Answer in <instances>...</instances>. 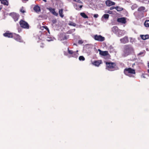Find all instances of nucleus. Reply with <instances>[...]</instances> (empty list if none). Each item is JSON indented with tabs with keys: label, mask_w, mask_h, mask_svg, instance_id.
<instances>
[{
	"label": "nucleus",
	"mask_w": 149,
	"mask_h": 149,
	"mask_svg": "<svg viewBox=\"0 0 149 149\" xmlns=\"http://www.w3.org/2000/svg\"><path fill=\"white\" fill-rule=\"evenodd\" d=\"M92 63L95 66H98L100 64L102 63V62L101 60H95Z\"/></svg>",
	"instance_id": "obj_11"
},
{
	"label": "nucleus",
	"mask_w": 149,
	"mask_h": 149,
	"mask_svg": "<svg viewBox=\"0 0 149 149\" xmlns=\"http://www.w3.org/2000/svg\"><path fill=\"white\" fill-rule=\"evenodd\" d=\"M146 9L145 8L144 6H141L138 9V11L139 12H144Z\"/></svg>",
	"instance_id": "obj_18"
},
{
	"label": "nucleus",
	"mask_w": 149,
	"mask_h": 149,
	"mask_svg": "<svg viewBox=\"0 0 149 149\" xmlns=\"http://www.w3.org/2000/svg\"><path fill=\"white\" fill-rule=\"evenodd\" d=\"M106 69L110 71H113L118 69L116 64L115 63L112 62H106Z\"/></svg>",
	"instance_id": "obj_1"
},
{
	"label": "nucleus",
	"mask_w": 149,
	"mask_h": 149,
	"mask_svg": "<svg viewBox=\"0 0 149 149\" xmlns=\"http://www.w3.org/2000/svg\"><path fill=\"white\" fill-rule=\"evenodd\" d=\"M79 60L80 61H84L85 59L83 56H80L79 57Z\"/></svg>",
	"instance_id": "obj_28"
},
{
	"label": "nucleus",
	"mask_w": 149,
	"mask_h": 149,
	"mask_svg": "<svg viewBox=\"0 0 149 149\" xmlns=\"http://www.w3.org/2000/svg\"><path fill=\"white\" fill-rule=\"evenodd\" d=\"M80 15L84 18H88V17L84 13H81L80 14Z\"/></svg>",
	"instance_id": "obj_24"
},
{
	"label": "nucleus",
	"mask_w": 149,
	"mask_h": 149,
	"mask_svg": "<svg viewBox=\"0 0 149 149\" xmlns=\"http://www.w3.org/2000/svg\"><path fill=\"white\" fill-rule=\"evenodd\" d=\"M20 11L23 13L25 12V11L23 9V7L20 9Z\"/></svg>",
	"instance_id": "obj_32"
},
{
	"label": "nucleus",
	"mask_w": 149,
	"mask_h": 149,
	"mask_svg": "<svg viewBox=\"0 0 149 149\" xmlns=\"http://www.w3.org/2000/svg\"><path fill=\"white\" fill-rule=\"evenodd\" d=\"M106 4L107 6H110L115 4L114 2H112L110 0H107L106 1Z\"/></svg>",
	"instance_id": "obj_13"
},
{
	"label": "nucleus",
	"mask_w": 149,
	"mask_h": 149,
	"mask_svg": "<svg viewBox=\"0 0 149 149\" xmlns=\"http://www.w3.org/2000/svg\"><path fill=\"white\" fill-rule=\"evenodd\" d=\"M117 21L122 24H125L126 22V18L124 17L118 18Z\"/></svg>",
	"instance_id": "obj_10"
},
{
	"label": "nucleus",
	"mask_w": 149,
	"mask_h": 149,
	"mask_svg": "<svg viewBox=\"0 0 149 149\" xmlns=\"http://www.w3.org/2000/svg\"><path fill=\"white\" fill-rule=\"evenodd\" d=\"M68 38L67 36L65 35H63L60 37L61 40H67Z\"/></svg>",
	"instance_id": "obj_17"
},
{
	"label": "nucleus",
	"mask_w": 149,
	"mask_h": 149,
	"mask_svg": "<svg viewBox=\"0 0 149 149\" xmlns=\"http://www.w3.org/2000/svg\"><path fill=\"white\" fill-rule=\"evenodd\" d=\"M83 43V42L81 40H79L78 41V43L79 44H82Z\"/></svg>",
	"instance_id": "obj_35"
},
{
	"label": "nucleus",
	"mask_w": 149,
	"mask_h": 149,
	"mask_svg": "<svg viewBox=\"0 0 149 149\" xmlns=\"http://www.w3.org/2000/svg\"><path fill=\"white\" fill-rule=\"evenodd\" d=\"M98 51L99 52V54L102 56H106L109 54L107 51H102L100 49H98Z\"/></svg>",
	"instance_id": "obj_12"
},
{
	"label": "nucleus",
	"mask_w": 149,
	"mask_h": 149,
	"mask_svg": "<svg viewBox=\"0 0 149 149\" xmlns=\"http://www.w3.org/2000/svg\"><path fill=\"white\" fill-rule=\"evenodd\" d=\"M148 72V73H149V69H148L147 70Z\"/></svg>",
	"instance_id": "obj_41"
},
{
	"label": "nucleus",
	"mask_w": 149,
	"mask_h": 149,
	"mask_svg": "<svg viewBox=\"0 0 149 149\" xmlns=\"http://www.w3.org/2000/svg\"><path fill=\"white\" fill-rule=\"evenodd\" d=\"M83 7V5H80L79 6V8H80V9H79V8H77V7L76 8V9L80 10Z\"/></svg>",
	"instance_id": "obj_34"
},
{
	"label": "nucleus",
	"mask_w": 149,
	"mask_h": 149,
	"mask_svg": "<svg viewBox=\"0 0 149 149\" xmlns=\"http://www.w3.org/2000/svg\"><path fill=\"white\" fill-rule=\"evenodd\" d=\"M118 28L116 26H114L112 28V31L115 33H116L118 31Z\"/></svg>",
	"instance_id": "obj_23"
},
{
	"label": "nucleus",
	"mask_w": 149,
	"mask_h": 149,
	"mask_svg": "<svg viewBox=\"0 0 149 149\" xmlns=\"http://www.w3.org/2000/svg\"><path fill=\"white\" fill-rule=\"evenodd\" d=\"M112 13V11H111L110 10L108 11V12H107V13H109L110 14H111V13Z\"/></svg>",
	"instance_id": "obj_38"
},
{
	"label": "nucleus",
	"mask_w": 149,
	"mask_h": 149,
	"mask_svg": "<svg viewBox=\"0 0 149 149\" xmlns=\"http://www.w3.org/2000/svg\"><path fill=\"white\" fill-rule=\"evenodd\" d=\"M124 72L127 75H128L129 73L131 74H135V70L130 68H125L124 70Z\"/></svg>",
	"instance_id": "obj_4"
},
{
	"label": "nucleus",
	"mask_w": 149,
	"mask_h": 149,
	"mask_svg": "<svg viewBox=\"0 0 149 149\" xmlns=\"http://www.w3.org/2000/svg\"><path fill=\"white\" fill-rule=\"evenodd\" d=\"M2 4L4 5L8 6V2L7 0H0Z\"/></svg>",
	"instance_id": "obj_20"
},
{
	"label": "nucleus",
	"mask_w": 149,
	"mask_h": 149,
	"mask_svg": "<svg viewBox=\"0 0 149 149\" xmlns=\"http://www.w3.org/2000/svg\"><path fill=\"white\" fill-rule=\"evenodd\" d=\"M63 9H60L59 10V13L60 16L63 18V17L64 15L63 14Z\"/></svg>",
	"instance_id": "obj_19"
},
{
	"label": "nucleus",
	"mask_w": 149,
	"mask_h": 149,
	"mask_svg": "<svg viewBox=\"0 0 149 149\" xmlns=\"http://www.w3.org/2000/svg\"><path fill=\"white\" fill-rule=\"evenodd\" d=\"M109 15L108 14H105L103 16V17L106 19H108L109 18Z\"/></svg>",
	"instance_id": "obj_27"
},
{
	"label": "nucleus",
	"mask_w": 149,
	"mask_h": 149,
	"mask_svg": "<svg viewBox=\"0 0 149 149\" xmlns=\"http://www.w3.org/2000/svg\"><path fill=\"white\" fill-rule=\"evenodd\" d=\"M74 30L75 31V29H74Z\"/></svg>",
	"instance_id": "obj_42"
},
{
	"label": "nucleus",
	"mask_w": 149,
	"mask_h": 149,
	"mask_svg": "<svg viewBox=\"0 0 149 149\" xmlns=\"http://www.w3.org/2000/svg\"><path fill=\"white\" fill-rule=\"evenodd\" d=\"M148 67L149 68V62L148 63Z\"/></svg>",
	"instance_id": "obj_40"
},
{
	"label": "nucleus",
	"mask_w": 149,
	"mask_h": 149,
	"mask_svg": "<svg viewBox=\"0 0 149 149\" xmlns=\"http://www.w3.org/2000/svg\"><path fill=\"white\" fill-rule=\"evenodd\" d=\"M68 25L70 26H76V24L70 21L68 23Z\"/></svg>",
	"instance_id": "obj_26"
},
{
	"label": "nucleus",
	"mask_w": 149,
	"mask_h": 149,
	"mask_svg": "<svg viewBox=\"0 0 149 149\" xmlns=\"http://www.w3.org/2000/svg\"><path fill=\"white\" fill-rule=\"evenodd\" d=\"M145 53V50H144L143 52H141L139 53L138 54V55L139 56V55H142L143 54H144Z\"/></svg>",
	"instance_id": "obj_30"
},
{
	"label": "nucleus",
	"mask_w": 149,
	"mask_h": 149,
	"mask_svg": "<svg viewBox=\"0 0 149 149\" xmlns=\"http://www.w3.org/2000/svg\"><path fill=\"white\" fill-rule=\"evenodd\" d=\"M33 9L37 13L39 12L40 11V8L38 5H36L35 6Z\"/></svg>",
	"instance_id": "obj_16"
},
{
	"label": "nucleus",
	"mask_w": 149,
	"mask_h": 149,
	"mask_svg": "<svg viewBox=\"0 0 149 149\" xmlns=\"http://www.w3.org/2000/svg\"><path fill=\"white\" fill-rule=\"evenodd\" d=\"M98 15L97 14H95L93 16L94 17L97 18L98 17Z\"/></svg>",
	"instance_id": "obj_33"
},
{
	"label": "nucleus",
	"mask_w": 149,
	"mask_h": 149,
	"mask_svg": "<svg viewBox=\"0 0 149 149\" xmlns=\"http://www.w3.org/2000/svg\"><path fill=\"white\" fill-rule=\"evenodd\" d=\"M13 38L16 41L20 42H23V41L22 39L21 36L18 34H14Z\"/></svg>",
	"instance_id": "obj_7"
},
{
	"label": "nucleus",
	"mask_w": 149,
	"mask_h": 149,
	"mask_svg": "<svg viewBox=\"0 0 149 149\" xmlns=\"http://www.w3.org/2000/svg\"><path fill=\"white\" fill-rule=\"evenodd\" d=\"M19 23L22 28L27 29H29V25L27 22L24 20L21 19L19 22Z\"/></svg>",
	"instance_id": "obj_3"
},
{
	"label": "nucleus",
	"mask_w": 149,
	"mask_h": 149,
	"mask_svg": "<svg viewBox=\"0 0 149 149\" xmlns=\"http://www.w3.org/2000/svg\"><path fill=\"white\" fill-rule=\"evenodd\" d=\"M146 75H147L146 74H143L142 76V77L143 78H146V77L145 76Z\"/></svg>",
	"instance_id": "obj_37"
},
{
	"label": "nucleus",
	"mask_w": 149,
	"mask_h": 149,
	"mask_svg": "<svg viewBox=\"0 0 149 149\" xmlns=\"http://www.w3.org/2000/svg\"><path fill=\"white\" fill-rule=\"evenodd\" d=\"M49 10L54 15L56 16L58 15V14L55 12L54 8H50L49 9Z\"/></svg>",
	"instance_id": "obj_14"
},
{
	"label": "nucleus",
	"mask_w": 149,
	"mask_h": 149,
	"mask_svg": "<svg viewBox=\"0 0 149 149\" xmlns=\"http://www.w3.org/2000/svg\"><path fill=\"white\" fill-rule=\"evenodd\" d=\"M114 9H116V7H111L110 8V10H112Z\"/></svg>",
	"instance_id": "obj_36"
},
{
	"label": "nucleus",
	"mask_w": 149,
	"mask_h": 149,
	"mask_svg": "<svg viewBox=\"0 0 149 149\" xmlns=\"http://www.w3.org/2000/svg\"><path fill=\"white\" fill-rule=\"evenodd\" d=\"M45 29H46V30H47L48 31H49V30L48 28H47V26H45Z\"/></svg>",
	"instance_id": "obj_39"
},
{
	"label": "nucleus",
	"mask_w": 149,
	"mask_h": 149,
	"mask_svg": "<svg viewBox=\"0 0 149 149\" xmlns=\"http://www.w3.org/2000/svg\"><path fill=\"white\" fill-rule=\"evenodd\" d=\"M9 15L13 17L15 22L18 20L19 17V15L14 12L11 13L9 14Z\"/></svg>",
	"instance_id": "obj_6"
},
{
	"label": "nucleus",
	"mask_w": 149,
	"mask_h": 149,
	"mask_svg": "<svg viewBox=\"0 0 149 149\" xmlns=\"http://www.w3.org/2000/svg\"><path fill=\"white\" fill-rule=\"evenodd\" d=\"M141 38L143 40H146L148 38V35H141Z\"/></svg>",
	"instance_id": "obj_21"
},
{
	"label": "nucleus",
	"mask_w": 149,
	"mask_h": 149,
	"mask_svg": "<svg viewBox=\"0 0 149 149\" xmlns=\"http://www.w3.org/2000/svg\"><path fill=\"white\" fill-rule=\"evenodd\" d=\"M116 9L118 11H121L123 10V8L118 6H117L116 7Z\"/></svg>",
	"instance_id": "obj_25"
},
{
	"label": "nucleus",
	"mask_w": 149,
	"mask_h": 149,
	"mask_svg": "<svg viewBox=\"0 0 149 149\" xmlns=\"http://www.w3.org/2000/svg\"><path fill=\"white\" fill-rule=\"evenodd\" d=\"M94 39L100 42H102L104 40L105 38L104 37H103L100 35H97V34L94 36Z\"/></svg>",
	"instance_id": "obj_5"
},
{
	"label": "nucleus",
	"mask_w": 149,
	"mask_h": 149,
	"mask_svg": "<svg viewBox=\"0 0 149 149\" xmlns=\"http://www.w3.org/2000/svg\"><path fill=\"white\" fill-rule=\"evenodd\" d=\"M13 33L8 31H6L5 33L3 34V36L4 37L8 38H13Z\"/></svg>",
	"instance_id": "obj_8"
},
{
	"label": "nucleus",
	"mask_w": 149,
	"mask_h": 149,
	"mask_svg": "<svg viewBox=\"0 0 149 149\" xmlns=\"http://www.w3.org/2000/svg\"><path fill=\"white\" fill-rule=\"evenodd\" d=\"M68 52L69 54H72L73 55V56H72L73 57H76L75 56L76 55V54L75 52H74L72 50H69V48H68Z\"/></svg>",
	"instance_id": "obj_15"
},
{
	"label": "nucleus",
	"mask_w": 149,
	"mask_h": 149,
	"mask_svg": "<svg viewBox=\"0 0 149 149\" xmlns=\"http://www.w3.org/2000/svg\"><path fill=\"white\" fill-rule=\"evenodd\" d=\"M124 48V55L125 56L130 55L132 52L134 51L133 48L129 45H125Z\"/></svg>",
	"instance_id": "obj_2"
},
{
	"label": "nucleus",
	"mask_w": 149,
	"mask_h": 149,
	"mask_svg": "<svg viewBox=\"0 0 149 149\" xmlns=\"http://www.w3.org/2000/svg\"><path fill=\"white\" fill-rule=\"evenodd\" d=\"M73 1L79 3H82V2L80 0H73Z\"/></svg>",
	"instance_id": "obj_31"
},
{
	"label": "nucleus",
	"mask_w": 149,
	"mask_h": 149,
	"mask_svg": "<svg viewBox=\"0 0 149 149\" xmlns=\"http://www.w3.org/2000/svg\"><path fill=\"white\" fill-rule=\"evenodd\" d=\"M120 41L123 44H125L129 42L128 37L125 36L124 38L120 39Z\"/></svg>",
	"instance_id": "obj_9"
},
{
	"label": "nucleus",
	"mask_w": 149,
	"mask_h": 149,
	"mask_svg": "<svg viewBox=\"0 0 149 149\" xmlns=\"http://www.w3.org/2000/svg\"><path fill=\"white\" fill-rule=\"evenodd\" d=\"M144 25L146 27H149V20H146L144 23Z\"/></svg>",
	"instance_id": "obj_22"
},
{
	"label": "nucleus",
	"mask_w": 149,
	"mask_h": 149,
	"mask_svg": "<svg viewBox=\"0 0 149 149\" xmlns=\"http://www.w3.org/2000/svg\"><path fill=\"white\" fill-rule=\"evenodd\" d=\"M137 6L136 4L133 5L132 7V10H134L135 8H137Z\"/></svg>",
	"instance_id": "obj_29"
}]
</instances>
